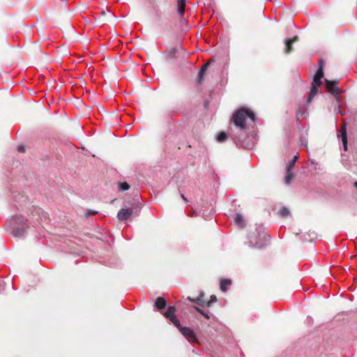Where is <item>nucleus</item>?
Listing matches in <instances>:
<instances>
[{"label":"nucleus","mask_w":357,"mask_h":357,"mask_svg":"<svg viewBox=\"0 0 357 357\" xmlns=\"http://www.w3.org/2000/svg\"><path fill=\"white\" fill-rule=\"evenodd\" d=\"M246 118H250L252 121H255V115L254 112L250 109L242 107L234 114L233 121L238 128L243 130L246 127Z\"/></svg>","instance_id":"f257e3e1"},{"label":"nucleus","mask_w":357,"mask_h":357,"mask_svg":"<svg viewBox=\"0 0 357 357\" xmlns=\"http://www.w3.org/2000/svg\"><path fill=\"white\" fill-rule=\"evenodd\" d=\"M326 89V90L333 94V96H337L341 93V91L338 88V81L337 80H328L325 79Z\"/></svg>","instance_id":"f03ea898"},{"label":"nucleus","mask_w":357,"mask_h":357,"mask_svg":"<svg viewBox=\"0 0 357 357\" xmlns=\"http://www.w3.org/2000/svg\"><path fill=\"white\" fill-rule=\"evenodd\" d=\"M271 241V237L266 232L262 231L259 234V240L255 241V247L258 248H263L268 243H269Z\"/></svg>","instance_id":"7ed1b4c3"},{"label":"nucleus","mask_w":357,"mask_h":357,"mask_svg":"<svg viewBox=\"0 0 357 357\" xmlns=\"http://www.w3.org/2000/svg\"><path fill=\"white\" fill-rule=\"evenodd\" d=\"M180 332L190 342H198L194 331L191 328L188 327L181 328Z\"/></svg>","instance_id":"20e7f679"},{"label":"nucleus","mask_w":357,"mask_h":357,"mask_svg":"<svg viewBox=\"0 0 357 357\" xmlns=\"http://www.w3.org/2000/svg\"><path fill=\"white\" fill-rule=\"evenodd\" d=\"M299 40V37L298 36H295L291 38H286L284 40L285 47L284 49V52L286 54H289L293 52V43L298 41Z\"/></svg>","instance_id":"39448f33"},{"label":"nucleus","mask_w":357,"mask_h":357,"mask_svg":"<svg viewBox=\"0 0 357 357\" xmlns=\"http://www.w3.org/2000/svg\"><path fill=\"white\" fill-rule=\"evenodd\" d=\"M132 213V208H121L117 214V218L119 220L124 221L129 218Z\"/></svg>","instance_id":"423d86ee"},{"label":"nucleus","mask_w":357,"mask_h":357,"mask_svg":"<svg viewBox=\"0 0 357 357\" xmlns=\"http://www.w3.org/2000/svg\"><path fill=\"white\" fill-rule=\"evenodd\" d=\"M338 137L341 138L342 142L343 144L344 151L347 150V128L346 124L343 122L341 129L337 134Z\"/></svg>","instance_id":"0eeeda50"},{"label":"nucleus","mask_w":357,"mask_h":357,"mask_svg":"<svg viewBox=\"0 0 357 357\" xmlns=\"http://www.w3.org/2000/svg\"><path fill=\"white\" fill-rule=\"evenodd\" d=\"M204 296H205V294L203 291H201L199 295L196 298H192L188 296L187 298V299L189 301L195 303L197 305L204 307V306H206V301H205L204 298Z\"/></svg>","instance_id":"6e6552de"},{"label":"nucleus","mask_w":357,"mask_h":357,"mask_svg":"<svg viewBox=\"0 0 357 357\" xmlns=\"http://www.w3.org/2000/svg\"><path fill=\"white\" fill-rule=\"evenodd\" d=\"M323 77H324V73H321V70H317V73L314 75V78H313V82H312L311 84L314 85V86H321V85L322 84L321 79L323 78Z\"/></svg>","instance_id":"1a4fd4ad"},{"label":"nucleus","mask_w":357,"mask_h":357,"mask_svg":"<svg viewBox=\"0 0 357 357\" xmlns=\"http://www.w3.org/2000/svg\"><path fill=\"white\" fill-rule=\"evenodd\" d=\"M185 0H177V10L181 18L183 17L185 11Z\"/></svg>","instance_id":"9d476101"},{"label":"nucleus","mask_w":357,"mask_h":357,"mask_svg":"<svg viewBox=\"0 0 357 357\" xmlns=\"http://www.w3.org/2000/svg\"><path fill=\"white\" fill-rule=\"evenodd\" d=\"M166 306V301L163 297H158L155 301V307H157L158 310H160L165 307Z\"/></svg>","instance_id":"9b49d317"},{"label":"nucleus","mask_w":357,"mask_h":357,"mask_svg":"<svg viewBox=\"0 0 357 357\" xmlns=\"http://www.w3.org/2000/svg\"><path fill=\"white\" fill-rule=\"evenodd\" d=\"M176 308L174 306H169L167 307V311L164 313V316L171 320L172 319L176 317L175 316Z\"/></svg>","instance_id":"f8f14e48"},{"label":"nucleus","mask_w":357,"mask_h":357,"mask_svg":"<svg viewBox=\"0 0 357 357\" xmlns=\"http://www.w3.org/2000/svg\"><path fill=\"white\" fill-rule=\"evenodd\" d=\"M319 87V86H314V85L311 84L310 92V93L308 95V97H307V103H310L314 97L317 95V93H318V88Z\"/></svg>","instance_id":"ddd939ff"},{"label":"nucleus","mask_w":357,"mask_h":357,"mask_svg":"<svg viewBox=\"0 0 357 357\" xmlns=\"http://www.w3.org/2000/svg\"><path fill=\"white\" fill-rule=\"evenodd\" d=\"M231 284V281L229 279H222L220 282V289L225 292L227 291V286Z\"/></svg>","instance_id":"4468645a"},{"label":"nucleus","mask_w":357,"mask_h":357,"mask_svg":"<svg viewBox=\"0 0 357 357\" xmlns=\"http://www.w3.org/2000/svg\"><path fill=\"white\" fill-rule=\"evenodd\" d=\"M234 220H235V222L241 227H244V219H243V215H241V214H236Z\"/></svg>","instance_id":"2eb2a0df"},{"label":"nucleus","mask_w":357,"mask_h":357,"mask_svg":"<svg viewBox=\"0 0 357 357\" xmlns=\"http://www.w3.org/2000/svg\"><path fill=\"white\" fill-rule=\"evenodd\" d=\"M25 230L24 228H15L13 231V235L16 237H22L24 235Z\"/></svg>","instance_id":"dca6fc26"},{"label":"nucleus","mask_w":357,"mask_h":357,"mask_svg":"<svg viewBox=\"0 0 357 357\" xmlns=\"http://www.w3.org/2000/svg\"><path fill=\"white\" fill-rule=\"evenodd\" d=\"M294 178V175L292 172H291V170L287 169V176L285 177V183L287 184L290 183Z\"/></svg>","instance_id":"f3484780"},{"label":"nucleus","mask_w":357,"mask_h":357,"mask_svg":"<svg viewBox=\"0 0 357 357\" xmlns=\"http://www.w3.org/2000/svg\"><path fill=\"white\" fill-rule=\"evenodd\" d=\"M227 138V135L225 132H221L217 136V141L219 142H223Z\"/></svg>","instance_id":"a211bd4d"},{"label":"nucleus","mask_w":357,"mask_h":357,"mask_svg":"<svg viewBox=\"0 0 357 357\" xmlns=\"http://www.w3.org/2000/svg\"><path fill=\"white\" fill-rule=\"evenodd\" d=\"M278 213L281 217L284 218L289 215V211L288 210V208L283 207L279 210Z\"/></svg>","instance_id":"6ab92c4d"},{"label":"nucleus","mask_w":357,"mask_h":357,"mask_svg":"<svg viewBox=\"0 0 357 357\" xmlns=\"http://www.w3.org/2000/svg\"><path fill=\"white\" fill-rule=\"evenodd\" d=\"M298 159V155H295L294 157V158L292 159V160L290 161L289 162V164L287 165V169L291 170V169L294 167V163L297 161Z\"/></svg>","instance_id":"aec40b11"},{"label":"nucleus","mask_w":357,"mask_h":357,"mask_svg":"<svg viewBox=\"0 0 357 357\" xmlns=\"http://www.w3.org/2000/svg\"><path fill=\"white\" fill-rule=\"evenodd\" d=\"M217 301V298L215 295H212L210 297V300L206 302V306L210 307L212 303Z\"/></svg>","instance_id":"412c9836"},{"label":"nucleus","mask_w":357,"mask_h":357,"mask_svg":"<svg viewBox=\"0 0 357 357\" xmlns=\"http://www.w3.org/2000/svg\"><path fill=\"white\" fill-rule=\"evenodd\" d=\"M194 308L200 314H202L205 318L207 319H210V316L208 313L205 312L203 310L199 308L198 307L195 306Z\"/></svg>","instance_id":"4be33fe9"},{"label":"nucleus","mask_w":357,"mask_h":357,"mask_svg":"<svg viewBox=\"0 0 357 357\" xmlns=\"http://www.w3.org/2000/svg\"><path fill=\"white\" fill-rule=\"evenodd\" d=\"M170 321L179 331L181 328H183L180 324V321L176 319V317L172 319Z\"/></svg>","instance_id":"5701e85b"},{"label":"nucleus","mask_w":357,"mask_h":357,"mask_svg":"<svg viewBox=\"0 0 357 357\" xmlns=\"http://www.w3.org/2000/svg\"><path fill=\"white\" fill-rule=\"evenodd\" d=\"M119 187L121 190H128L130 188V185L128 183L123 182L119 183Z\"/></svg>","instance_id":"b1692460"},{"label":"nucleus","mask_w":357,"mask_h":357,"mask_svg":"<svg viewBox=\"0 0 357 357\" xmlns=\"http://www.w3.org/2000/svg\"><path fill=\"white\" fill-rule=\"evenodd\" d=\"M324 61L323 59H321L319 61V68H318L317 70H321V73H324Z\"/></svg>","instance_id":"393cba45"},{"label":"nucleus","mask_w":357,"mask_h":357,"mask_svg":"<svg viewBox=\"0 0 357 357\" xmlns=\"http://www.w3.org/2000/svg\"><path fill=\"white\" fill-rule=\"evenodd\" d=\"M210 65V61L206 63L205 64H204L200 70V71L202 72V73H204L206 68H208V66Z\"/></svg>","instance_id":"a878e982"},{"label":"nucleus","mask_w":357,"mask_h":357,"mask_svg":"<svg viewBox=\"0 0 357 357\" xmlns=\"http://www.w3.org/2000/svg\"><path fill=\"white\" fill-rule=\"evenodd\" d=\"M98 213V211H92V210H89L87 212H86V216H89V215H96Z\"/></svg>","instance_id":"bb28decb"},{"label":"nucleus","mask_w":357,"mask_h":357,"mask_svg":"<svg viewBox=\"0 0 357 357\" xmlns=\"http://www.w3.org/2000/svg\"><path fill=\"white\" fill-rule=\"evenodd\" d=\"M204 73H202V72H201V71H199V74H198V82H199V83H201V82H202V79H203V77H204Z\"/></svg>","instance_id":"cd10ccee"},{"label":"nucleus","mask_w":357,"mask_h":357,"mask_svg":"<svg viewBox=\"0 0 357 357\" xmlns=\"http://www.w3.org/2000/svg\"><path fill=\"white\" fill-rule=\"evenodd\" d=\"M17 149L20 152H24L25 151V149L23 146H19Z\"/></svg>","instance_id":"c85d7f7f"},{"label":"nucleus","mask_w":357,"mask_h":357,"mask_svg":"<svg viewBox=\"0 0 357 357\" xmlns=\"http://www.w3.org/2000/svg\"><path fill=\"white\" fill-rule=\"evenodd\" d=\"M303 112H301V109H299L298 111L296 112V116H298L299 115L301 116L303 115Z\"/></svg>","instance_id":"c756f323"},{"label":"nucleus","mask_w":357,"mask_h":357,"mask_svg":"<svg viewBox=\"0 0 357 357\" xmlns=\"http://www.w3.org/2000/svg\"><path fill=\"white\" fill-rule=\"evenodd\" d=\"M181 197L183 200L187 201V198L184 196V195L181 194Z\"/></svg>","instance_id":"7c9ffc66"},{"label":"nucleus","mask_w":357,"mask_h":357,"mask_svg":"<svg viewBox=\"0 0 357 357\" xmlns=\"http://www.w3.org/2000/svg\"><path fill=\"white\" fill-rule=\"evenodd\" d=\"M354 187L357 188V181L354 183Z\"/></svg>","instance_id":"2f4dec72"},{"label":"nucleus","mask_w":357,"mask_h":357,"mask_svg":"<svg viewBox=\"0 0 357 357\" xmlns=\"http://www.w3.org/2000/svg\"><path fill=\"white\" fill-rule=\"evenodd\" d=\"M100 14H101L102 15H105V11H102V12L100 13Z\"/></svg>","instance_id":"473e14b6"}]
</instances>
